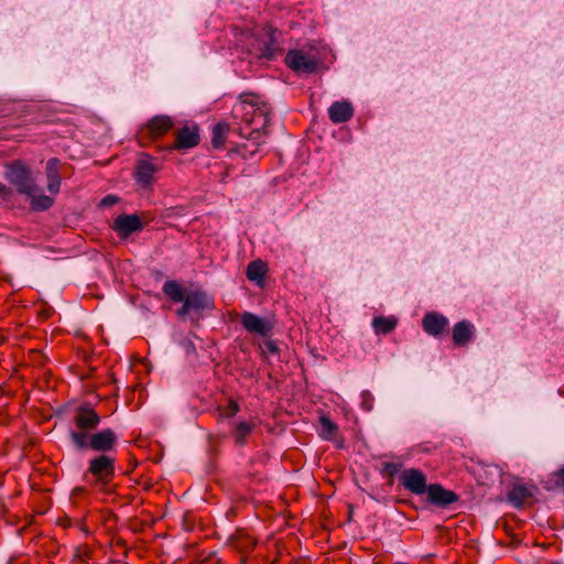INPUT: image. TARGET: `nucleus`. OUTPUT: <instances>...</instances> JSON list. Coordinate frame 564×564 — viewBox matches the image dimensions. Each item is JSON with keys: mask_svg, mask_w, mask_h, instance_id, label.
<instances>
[{"mask_svg": "<svg viewBox=\"0 0 564 564\" xmlns=\"http://www.w3.org/2000/svg\"><path fill=\"white\" fill-rule=\"evenodd\" d=\"M231 113L236 120L245 124L238 128V134L246 140H254L253 152L257 151L258 147L265 142L271 107L256 99H241L235 104Z\"/></svg>", "mask_w": 564, "mask_h": 564, "instance_id": "nucleus-1", "label": "nucleus"}, {"mask_svg": "<svg viewBox=\"0 0 564 564\" xmlns=\"http://www.w3.org/2000/svg\"><path fill=\"white\" fill-rule=\"evenodd\" d=\"M117 459L111 454H97L87 462L84 479L101 491L108 492V487L116 477Z\"/></svg>", "mask_w": 564, "mask_h": 564, "instance_id": "nucleus-2", "label": "nucleus"}, {"mask_svg": "<svg viewBox=\"0 0 564 564\" xmlns=\"http://www.w3.org/2000/svg\"><path fill=\"white\" fill-rule=\"evenodd\" d=\"M118 435L111 429L95 431L89 435L77 433L73 435V445L78 451L90 449L97 454H111L118 444Z\"/></svg>", "mask_w": 564, "mask_h": 564, "instance_id": "nucleus-3", "label": "nucleus"}, {"mask_svg": "<svg viewBox=\"0 0 564 564\" xmlns=\"http://www.w3.org/2000/svg\"><path fill=\"white\" fill-rule=\"evenodd\" d=\"M6 178L19 194L32 196L39 192L31 167L20 160L7 165Z\"/></svg>", "mask_w": 564, "mask_h": 564, "instance_id": "nucleus-4", "label": "nucleus"}, {"mask_svg": "<svg viewBox=\"0 0 564 564\" xmlns=\"http://www.w3.org/2000/svg\"><path fill=\"white\" fill-rule=\"evenodd\" d=\"M214 307V300L206 292L194 290L187 293L176 314L182 318L188 316L192 322L197 323L205 311H213Z\"/></svg>", "mask_w": 564, "mask_h": 564, "instance_id": "nucleus-5", "label": "nucleus"}, {"mask_svg": "<svg viewBox=\"0 0 564 564\" xmlns=\"http://www.w3.org/2000/svg\"><path fill=\"white\" fill-rule=\"evenodd\" d=\"M173 127L174 120L170 116L156 115L139 129V143L144 147L154 142L171 131Z\"/></svg>", "mask_w": 564, "mask_h": 564, "instance_id": "nucleus-6", "label": "nucleus"}, {"mask_svg": "<svg viewBox=\"0 0 564 564\" xmlns=\"http://www.w3.org/2000/svg\"><path fill=\"white\" fill-rule=\"evenodd\" d=\"M101 422L100 415L91 408L90 404L84 403L79 405L73 415L75 430L69 432V438L73 442V435L82 433L89 435L95 432Z\"/></svg>", "mask_w": 564, "mask_h": 564, "instance_id": "nucleus-7", "label": "nucleus"}, {"mask_svg": "<svg viewBox=\"0 0 564 564\" xmlns=\"http://www.w3.org/2000/svg\"><path fill=\"white\" fill-rule=\"evenodd\" d=\"M285 65L297 74L312 75L317 73L318 62L302 50H290L284 57Z\"/></svg>", "mask_w": 564, "mask_h": 564, "instance_id": "nucleus-8", "label": "nucleus"}, {"mask_svg": "<svg viewBox=\"0 0 564 564\" xmlns=\"http://www.w3.org/2000/svg\"><path fill=\"white\" fill-rule=\"evenodd\" d=\"M399 482L405 490L416 496L426 494L430 486L425 474L417 468L404 469L399 476Z\"/></svg>", "mask_w": 564, "mask_h": 564, "instance_id": "nucleus-9", "label": "nucleus"}, {"mask_svg": "<svg viewBox=\"0 0 564 564\" xmlns=\"http://www.w3.org/2000/svg\"><path fill=\"white\" fill-rule=\"evenodd\" d=\"M258 47L254 48V54L259 58L268 61L274 59L281 52L280 43L276 37V30H264L261 35H258Z\"/></svg>", "mask_w": 564, "mask_h": 564, "instance_id": "nucleus-10", "label": "nucleus"}, {"mask_svg": "<svg viewBox=\"0 0 564 564\" xmlns=\"http://www.w3.org/2000/svg\"><path fill=\"white\" fill-rule=\"evenodd\" d=\"M242 327L250 334L262 337H271L274 329V322L267 317H260L251 312H245L240 318Z\"/></svg>", "mask_w": 564, "mask_h": 564, "instance_id": "nucleus-11", "label": "nucleus"}, {"mask_svg": "<svg viewBox=\"0 0 564 564\" xmlns=\"http://www.w3.org/2000/svg\"><path fill=\"white\" fill-rule=\"evenodd\" d=\"M199 130L196 124L184 126L175 132V141L173 144L167 145L169 151L174 150H188L195 148L199 143Z\"/></svg>", "mask_w": 564, "mask_h": 564, "instance_id": "nucleus-12", "label": "nucleus"}, {"mask_svg": "<svg viewBox=\"0 0 564 564\" xmlns=\"http://www.w3.org/2000/svg\"><path fill=\"white\" fill-rule=\"evenodd\" d=\"M426 494L427 501L431 505L442 508L448 507L458 500V496L454 491L445 489L440 484L430 485Z\"/></svg>", "mask_w": 564, "mask_h": 564, "instance_id": "nucleus-13", "label": "nucleus"}, {"mask_svg": "<svg viewBox=\"0 0 564 564\" xmlns=\"http://www.w3.org/2000/svg\"><path fill=\"white\" fill-rule=\"evenodd\" d=\"M448 326V319L437 312H427L422 319L423 330L433 337L441 336Z\"/></svg>", "mask_w": 564, "mask_h": 564, "instance_id": "nucleus-14", "label": "nucleus"}, {"mask_svg": "<svg viewBox=\"0 0 564 564\" xmlns=\"http://www.w3.org/2000/svg\"><path fill=\"white\" fill-rule=\"evenodd\" d=\"M475 333L476 327L471 322L463 319L456 323L452 329L454 345L457 347H466L473 340Z\"/></svg>", "mask_w": 564, "mask_h": 564, "instance_id": "nucleus-15", "label": "nucleus"}, {"mask_svg": "<svg viewBox=\"0 0 564 564\" xmlns=\"http://www.w3.org/2000/svg\"><path fill=\"white\" fill-rule=\"evenodd\" d=\"M158 171L159 166L151 161V156L145 155L137 161L134 176L138 183L148 186L153 182V176Z\"/></svg>", "mask_w": 564, "mask_h": 564, "instance_id": "nucleus-16", "label": "nucleus"}, {"mask_svg": "<svg viewBox=\"0 0 564 564\" xmlns=\"http://www.w3.org/2000/svg\"><path fill=\"white\" fill-rule=\"evenodd\" d=\"M113 229L121 236L128 237L133 232L141 231L143 225L138 215H120L116 218Z\"/></svg>", "mask_w": 564, "mask_h": 564, "instance_id": "nucleus-17", "label": "nucleus"}, {"mask_svg": "<svg viewBox=\"0 0 564 564\" xmlns=\"http://www.w3.org/2000/svg\"><path fill=\"white\" fill-rule=\"evenodd\" d=\"M61 161L57 158H51L46 162L45 174L47 178V189L56 195L59 192L62 178L59 175Z\"/></svg>", "mask_w": 564, "mask_h": 564, "instance_id": "nucleus-18", "label": "nucleus"}, {"mask_svg": "<svg viewBox=\"0 0 564 564\" xmlns=\"http://www.w3.org/2000/svg\"><path fill=\"white\" fill-rule=\"evenodd\" d=\"M354 116V108L349 101H335L328 108V117L334 123H344Z\"/></svg>", "mask_w": 564, "mask_h": 564, "instance_id": "nucleus-19", "label": "nucleus"}, {"mask_svg": "<svg viewBox=\"0 0 564 564\" xmlns=\"http://www.w3.org/2000/svg\"><path fill=\"white\" fill-rule=\"evenodd\" d=\"M228 543L240 553H250L256 545V540L243 529H237L236 532L229 536Z\"/></svg>", "mask_w": 564, "mask_h": 564, "instance_id": "nucleus-20", "label": "nucleus"}, {"mask_svg": "<svg viewBox=\"0 0 564 564\" xmlns=\"http://www.w3.org/2000/svg\"><path fill=\"white\" fill-rule=\"evenodd\" d=\"M268 273V265L260 259L249 262L246 270V275L249 281L256 282L262 286L264 284L265 275Z\"/></svg>", "mask_w": 564, "mask_h": 564, "instance_id": "nucleus-21", "label": "nucleus"}, {"mask_svg": "<svg viewBox=\"0 0 564 564\" xmlns=\"http://www.w3.org/2000/svg\"><path fill=\"white\" fill-rule=\"evenodd\" d=\"M372 328H373V332L377 334V335H388L390 333H392L397 325H398V318L395 316H376L373 319H372Z\"/></svg>", "mask_w": 564, "mask_h": 564, "instance_id": "nucleus-22", "label": "nucleus"}, {"mask_svg": "<svg viewBox=\"0 0 564 564\" xmlns=\"http://www.w3.org/2000/svg\"><path fill=\"white\" fill-rule=\"evenodd\" d=\"M531 497L532 491L522 484L514 485L508 492V501L517 508L522 507L524 502Z\"/></svg>", "mask_w": 564, "mask_h": 564, "instance_id": "nucleus-23", "label": "nucleus"}, {"mask_svg": "<svg viewBox=\"0 0 564 564\" xmlns=\"http://www.w3.org/2000/svg\"><path fill=\"white\" fill-rule=\"evenodd\" d=\"M164 294L169 296L173 302H184L188 292H186L176 281L169 280L163 284L162 288Z\"/></svg>", "mask_w": 564, "mask_h": 564, "instance_id": "nucleus-24", "label": "nucleus"}, {"mask_svg": "<svg viewBox=\"0 0 564 564\" xmlns=\"http://www.w3.org/2000/svg\"><path fill=\"white\" fill-rule=\"evenodd\" d=\"M256 429V424L253 422H239L236 424L232 436L235 442L239 446H243L247 442L248 435H250Z\"/></svg>", "mask_w": 564, "mask_h": 564, "instance_id": "nucleus-25", "label": "nucleus"}, {"mask_svg": "<svg viewBox=\"0 0 564 564\" xmlns=\"http://www.w3.org/2000/svg\"><path fill=\"white\" fill-rule=\"evenodd\" d=\"M229 132V124L226 122H218L213 127L212 144L215 149H221Z\"/></svg>", "mask_w": 564, "mask_h": 564, "instance_id": "nucleus-26", "label": "nucleus"}, {"mask_svg": "<svg viewBox=\"0 0 564 564\" xmlns=\"http://www.w3.org/2000/svg\"><path fill=\"white\" fill-rule=\"evenodd\" d=\"M338 432V425L334 423L328 416L322 415L319 417V436L323 440L332 441Z\"/></svg>", "mask_w": 564, "mask_h": 564, "instance_id": "nucleus-27", "label": "nucleus"}, {"mask_svg": "<svg viewBox=\"0 0 564 564\" xmlns=\"http://www.w3.org/2000/svg\"><path fill=\"white\" fill-rule=\"evenodd\" d=\"M31 197L30 206L32 210L44 212L51 208L54 204V199L47 195L33 194Z\"/></svg>", "mask_w": 564, "mask_h": 564, "instance_id": "nucleus-28", "label": "nucleus"}, {"mask_svg": "<svg viewBox=\"0 0 564 564\" xmlns=\"http://www.w3.org/2000/svg\"><path fill=\"white\" fill-rule=\"evenodd\" d=\"M249 143H245L239 147L238 151L245 159H251L256 153H258L259 149L253 152L256 149L254 140H247Z\"/></svg>", "mask_w": 564, "mask_h": 564, "instance_id": "nucleus-29", "label": "nucleus"}, {"mask_svg": "<svg viewBox=\"0 0 564 564\" xmlns=\"http://www.w3.org/2000/svg\"><path fill=\"white\" fill-rule=\"evenodd\" d=\"M401 465L392 462H386L382 465L381 473L389 476L391 480L400 471Z\"/></svg>", "mask_w": 564, "mask_h": 564, "instance_id": "nucleus-30", "label": "nucleus"}, {"mask_svg": "<svg viewBox=\"0 0 564 564\" xmlns=\"http://www.w3.org/2000/svg\"><path fill=\"white\" fill-rule=\"evenodd\" d=\"M240 410L238 402L234 399H229L228 404L225 409L224 415L226 417L235 416Z\"/></svg>", "mask_w": 564, "mask_h": 564, "instance_id": "nucleus-31", "label": "nucleus"}, {"mask_svg": "<svg viewBox=\"0 0 564 564\" xmlns=\"http://www.w3.org/2000/svg\"><path fill=\"white\" fill-rule=\"evenodd\" d=\"M555 486L564 489V466L552 474Z\"/></svg>", "mask_w": 564, "mask_h": 564, "instance_id": "nucleus-32", "label": "nucleus"}, {"mask_svg": "<svg viewBox=\"0 0 564 564\" xmlns=\"http://www.w3.org/2000/svg\"><path fill=\"white\" fill-rule=\"evenodd\" d=\"M264 346L268 349V351L273 354V355L279 352V347H278V345L273 340H267L264 343Z\"/></svg>", "mask_w": 564, "mask_h": 564, "instance_id": "nucleus-33", "label": "nucleus"}, {"mask_svg": "<svg viewBox=\"0 0 564 564\" xmlns=\"http://www.w3.org/2000/svg\"><path fill=\"white\" fill-rule=\"evenodd\" d=\"M369 397H370V393H369V392H367V391H366V392H364V393H362V398H364V400H362L361 405H362V408H364L365 410H367V411H370V410H371V408H372V405H371L370 401H368V400H367V398H369Z\"/></svg>", "mask_w": 564, "mask_h": 564, "instance_id": "nucleus-34", "label": "nucleus"}, {"mask_svg": "<svg viewBox=\"0 0 564 564\" xmlns=\"http://www.w3.org/2000/svg\"><path fill=\"white\" fill-rule=\"evenodd\" d=\"M117 202V198L112 195H107L105 198H102L101 204L104 206H109Z\"/></svg>", "mask_w": 564, "mask_h": 564, "instance_id": "nucleus-35", "label": "nucleus"}, {"mask_svg": "<svg viewBox=\"0 0 564 564\" xmlns=\"http://www.w3.org/2000/svg\"><path fill=\"white\" fill-rule=\"evenodd\" d=\"M10 194V188L4 185L3 183H0V196L4 197Z\"/></svg>", "mask_w": 564, "mask_h": 564, "instance_id": "nucleus-36", "label": "nucleus"}, {"mask_svg": "<svg viewBox=\"0 0 564 564\" xmlns=\"http://www.w3.org/2000/svg\"><path fill=\"white\" fill-rule=\"evenodd\" d=\"M86 557H88L87 551H84V553H82V550L78 549L75 554V558H78L79 561H85Z\"/></svg>", "mask_w": 564, "mask_h": 564, "instance_id": "nucleus-37", "label": "nucleus"}, {"mask_svg": "<svg viewBox=\"0 0 564 564\" xmlns=\"http://www.w3.org/2000/svg\"><path fill=\"white\" fill-rule=\"evenodd\" d=\"M187 352L195 351V345L192 341H188L186 345Z\"/></svg>", "mask_w": 564, "mask_h": 564, "instance_id": "nucleus-38", "label": "nucleus"}, {"mask_svg": "<svg viewBox=\"0 0 564 564\" xmlns=\"http://www.w3.org/2000/svg\"><path fill=\"white\" fill-rule=\"evenodd\" d=\"M3 485V475L0 473V487Z\"/></svg>", "mask_w": 564, "mask_h": 564, "instance_id": "nucleus-39", "label": "nucleus"}]
</instances>
